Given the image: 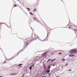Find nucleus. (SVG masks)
Wrapping results in <instances>:
<instances>
[{
  "label": "nucleus",
  "instance_id": "nucleus-1",
  "mask_svg": "<svg viewBox=\"0 0 77 77\" xmlns=\"http://www.w3.org/2000/svg\"><path fill=\"white\" fill-rule=\"evenodd\" d=\"M77 51L76 49H73L70 51V53L71 54H73L76 53Z\"/></svg>",
  "mask_w": 77,
  "mask_h": 77
},
{
  "label": "nucleus",
  "instance_id": "nucleus-2",
  "mask_svg": "<svg viewBox=\"0 0 77 77\" xmlns=\"http://www.w3.org/2000/svg\"><path fill=\"white\" fill-rule=\"evenodd\" d=\"M75 55H73L72 54H70V55H69V56H70V57H72L73 56H74Z\"/></svg>",
  "mask_w": 77,
  "mask_h": 77
},
{
  "label": "nucleus",
  "instance_id": "nucleus-3",
  "mask_svg": "<svg viewBox=\"0 0 77 77\" xmlns=\"http://www.w3.org/2000/svg\"><path fill=\"white\" fill-rule=\"evenodd\" d=\"M23 65V64H19V65H18V66H21V65Z\"/></svg>",
  "mask_w": 77,
  "mask_h": 77
},
{
  "label": "nucleus",
  "instance_id": "nucleus-4",
  "mask_svg": "<svg viewBox=\"0 0 77 77\" xmlns=\"http://www.w3.org/2000/svg\"><path fill=\"white\" fill-rule=\"evenodd\" d=\"M16 74H17L16 73H14V74H13V73H11V75H16Z\"/></svg>",
  "mask_w": 77,
  "mask_h": 77
},
{
  "label": "nucleus",
  "instance_id": "nucleus-5",
  "mask_svg": "<svg viewBox=\"0 0 77 77\" xmlns=\"http://www.w3.org/2000/svg\"><path fill=\"white\" fill-rule=\"evenodd\" d=\"M32 67L31 66V67H29V69H30V71L31 70Z\"/></svg>",
  "mask_w": 77,
  "mask_h": 77
},
{
  "label": "nucleus",
  "instance_id": "nucleus-6",
  "mask_svg": "<svg viewBox=\"0 0 77 77\" xmlns=\"http://www.w3.org/2000/svg\"><path fill=\"white\" fill-rule=\"evenodd\" d=\"M36 19V17H34V20H35Z\"/></svg>",
  "mask_w": 77,
  "mask_h": 77
},
{
  "label": "nucleus",
  "instance_id": "nucleus-7",
  "mask_svg": "<svg viewBox=\"0 0 77 77\" xmlns=\"http://www.w3.org/2000/svg\"><path fill=\"white\" fill-rule=\"evenodd\" d=\"M29 13H30V14H32V16L33 15V14H32V12H30Z\"/></svg>",
  "mask_w": 77,
  "mask_h": 77
},
{
  "label": "nucleus",
  "instance_id": "nucleus-8",
  "mask_svg": "<svg viewBox=\"0 0 77 77\" xmlns=\"http://www.w3.org/2000/svg\"><path fill=\"white\" fill-rule=\"evenodd\" d=\"M68 71H72V69H69V70H68Z\"/></svg>",
  "mask_w": 77,
  "mask_h": 77
},
{
  "label": "nucleus",
  "instance_id": "nucleus-9",
  "mask_svg": "<svg viewBox=\"0 0 77 77\" xmlns=\"http://www.w3.org/2000/svg\"><path fill=\"white\" fill-rule=\"evenodd\" d=\"M50 72V70H48L47 71V72L48 73L49 72Z\"/></svg>",
  "mask_w": 77,
  "mask_h": 77
},
{
  "label": "nucleus",
  "instance_id": "nucleus-10",
  "mask_svg": "<svg viewBox=\"0 0 77 77\" xmlns=\"http://www.w3.org/2000/svg\"><path fill=\"white\" fill-rule=\"evenodd\" d=\"M65 60V59L63 58L62 59V61H64Z\"/></svg>",
  "mask_w": 77,
  "mask_h": 77
},
{
  "label": "nucleus",
  "instance_id": "nucleus-11",
  "mask_svg": "<svg viewBox=\"0 0 77 77\" xmlns=\"http://www.w3.org/2000/svg\"><path fill=\"white\" fill-rule=\"evenodd\" d=\"M68 64L67 63V64H66L65 65V66H68Z\"/></svg>",
  "mask_w": 77,
  "mask_h": 77
},
{
  "label": "nucleus",
  "instance_id": "nucleus-12",
  "mask_svg": "<svg viewBox=\"0 0 77 77\" xmlns=\"http://www.w3.org/2000/svg\"><path fill=\"white\" fill-rule=\"evenodd\" d=\"M73 30H74L77 32V29H73Z\"/></svg>",
  "mask_w": 77,
  "mask_h": 77
},
{
  "label": "nucleus",
  "instance_id": "nucleus-13",
  "mask_svg": "<svg viewBox=\"0 0 77 77\" xmlns=\"http://www.w3.org/2000/svg\"><path fill=\"white\" fill-rule=\"evenodd\" d=\"M12 32H11V34H14V33H13Z\"/></svg>",
  "mask_w": 77,
  "mask_h": 77
},
{
  "label": "nucleus",
  "instance_id": "nucleus-14",
  "mask_svg": "<svg viewBox=\"0 0 77 77\" xmlns=\"http://www.w3.org/2000/svg\"><path fill=\"white\" fill-rule=\"evenodd\" d=\"M50 60H51V59H49L48 60V61H49Z\"/></svg>",
  "mask_w": 77,
  "mask_h": 77
},
{
  "label": "nucleus",
  "instance_id": "nucleus-15",
  "mask_svg": "<svg viewBox=\"0 0 77 77\" xmlns=\"http://www.w3.org/2000/svg\"><path fill=\"white\" fill-rule=\"evenodd\" d=\"M36 10V8H35V9H34V10L33 11H35Z\"/></svg>",
  "mask_w": 77,
  "mask_h": 77
},
{
  "label": "nucleus",
  "instance_id": "nucleus-16",
  "mask_svg": "<svg viewBox=\"0 0 77 77\" xmlns=\"http://www.w3.org/2000/svg\"><path fill=\"white\" fill-rule=\"evenodd\" d=\"M50 66H49V67H48V69H50Z\"/></svg>",
  "mask_w": 77,
  "mask_h": 77
},
{
  "label": "nucleus",
  "instance_id": "nucleus-17",
  "mask_svg": "<svg viewBox=\"0 0 77 77\" xmlns=\"http://www.w3.org/2000/svg\"><path fill=\"white\" fill-rule=\"evenodd\" d=\"M16 6H17V5H14V7H16Z\"/></svg>",
  "mask_w": 77,
  "mask_h": 77
},
{
  "label": "nucleus",
  "instance_id": "nucleus-18",
  "mask_svg": "<svg viewBox=\"0 0 77 77\" xmlns=\"http://www.w3.org/2000/svg\"><path fill=\"white\" fill-rule=\"evenodd\" d=\"M27 9H29V10H30V8H27Z\"/></svg>",
  "mask_w": 77,
  "mask_h": 77
},
{
  "label": "nucleus",
  "instance_id": "nucleus-19",
  "mask_svg": "<svg viewBox=\"0 0 77 77\" xmlns=\"http://www.w3.org/2000/svg\"><path fill=\"white\" fill-rule=\"evenodd\" d=\"M62 53V52H60V53H59V54H60Z\"/></svg>",
  "mask_w": 77,
  "mask_h": 77
},
{
  "label": "nucleus",
  "instance_id": "nucleus-20",
  "mask_svg": "<svg viewBox=\"0 0 77 77\" xmlns=\"http://www.w3.org/2000/svg\"><path fill=\"white\" fill-rule=\"evenodd\" d=\"M53 60H51V61L52 62Z\"/></svg>",
  "mask_w": 77,
  "mask_h": 77
},
{
  "label": "nucleus",
  "instance_id": "nucleus-21",
  "mask_svg": "<svg viewBox=\"0 0 77 77\" xmlns=\"http://www.w3.org/2000/svg\"><path fill=\"white\" fill-rule=\"evenodd\" d=\"M34 66V64H33V65H32V66H31V67H32L33 66Z\"/></svg>",
  "mask_w": 77,
  "mask_h": 77
},
{
  "label": "nucleus",
  "instance_id": "nucleus-22",
  "mask_svg": "<svg viewBox=\"0 0 77 77\" xmlns=\"http://www.w3.org/2000/svg\"><path fill=\"white\" fill-rule=\"evenodd\" d=\"M22 67V66H20V67H19V68H20V67Z\"/></svg>",
  "mask_w": 77,
  "mask_h": 77
},
{
  "label": "nucleus",
  "instance_id": "nucleus-23",
  "mask_svg": "<svg viewBox=\"0 0 77 77\" xmlns=\"http://www.w3.org/2000/svg\"><path fill=\"white\" fill-rule=\"evenodd\" d=\"M1 24H2L1 23H0V26L1 25Z\"/></svg>",
  "mask_w": 77,
  "mask_h": 77
},
{
  "label": "nucleus",
  "instance_id": "nucleus-24",
  "mask_svg": "<svg viewBox=\"0 0 77 77\" xmlns=\"http://www.w3.org/2000/svg\"><path fill=\"white\" fill-rule=\"evenodd\" d=\"M42 77H45V76H42Z\"/></svg>",
  "mask_w": 77,
  "mask_h": 77
},
{
  "label": "nucleus",
  "instance_id": "nucleus-25",
  "mask_svg": "<svg viewBox=\"0 0 77 77\" xmlns=\"http://www.w3.org/2000/svg\"><path fill=\"white\" fill-rule=\"evenodd\" d=\"M69 28L71 29V28L70 27H69Z\"/></svg>",
  "mask_w": 77,
  "mask_h": 77
},
{
  "label": "nucleus",
  "instance_id": "nucleus-26",
  "mask_svg": "<svg viewBox=\"0 0 77 77\" xmlns=\"http://www.w3.org/2000/svg\"><path fill=\"white\" fill-rule=\"evenodd\" d=\"M56 77H59V76H57Z\"/></svg>",
  "mask_w": 77,
  "mask_h": 77
},
{
  "label": "nucleus",
  "instance_id": "nucleus-27",
  "mask_svg": "<svg viewBox=\"0 0 77 77\" xmlns=\"http://www.w3.org/2000/svg\"><path fill=\"white\" fill-rule=\"evenodd\" d=\"M26 45L27 44V43H26Z\"/></svg>",
  "mask_w": 77,
  "mask_h": 77
},
{
  "label": "nucleus",
  "instance_id": "nucleus-28",
  "mask_svg": "<svg viewBox=\"0 0 77 77\" xmlns=\"http://www.w3.org/2000/svg\"><path fill=\"white\" fill-rule=\"evenodd\" d=\"M45 53H44V54H43L44 55H45Z\"/></svg>",
  "mask_w": 77,
  "mask_h": 77
},
{
  "label": "nucleus",
  "instance_id": "nucleus-29",
  "mask_svg": "<svg viewBox=\"0 0 77 77\" xmlns=\"http://www.w3.org/2000/svg\"><path fill=\"white\" fill-rule=\"evenodd\" d=\"M0 77H2V76H0Z\"/></svg>",
  "mask_w": 77,
  "mask_h": 77
}]
</instances>
